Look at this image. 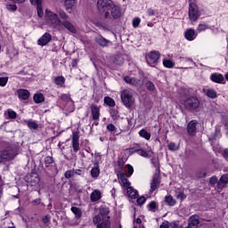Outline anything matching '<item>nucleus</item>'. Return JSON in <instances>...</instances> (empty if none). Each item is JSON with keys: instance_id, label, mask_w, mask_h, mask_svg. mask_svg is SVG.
Returning <instances> with one entry per match:
<instances>
[{"instance_id": "nucleus-1", "label": "nucleus", "mask_w": 228, "mask_h": 228, "mask_svg": "<svg viewBox=\"0 0 228 228\" xmlns=\"http://www.w3.org/2000/svg\"><path fill=\"white\" fill-rule=\"evenodd\" d=\"M45 22L46 26L53 29H60L61 27V20H60L58 14L47 9L45 10Z\"/></svg>"}, {"instance_id": "nucleus-2", "label": "nucleus", "mask_w": 228, "mask_h": 228, "mask_svg": "<svg viewBox=\"0 0 228 228\" xmlns=\"http://www.w3.org/2000/svg\"><path fill=\"white\" fill-rule=\"evenodd\" d=\"M121 101L126 108H131L134 104V96H133V90L125 89L120 94Z\"/></svg>"}, {"instance_id": "nucleus-3", "label": "nucleus", "mask_w": 228, "mask_h": 228, "mask_svg": "<svg viewBox=\"0 0 228 228\" xmlns=\"http://www.w3.org/2000/svg\"><path fill=\"white\" fill-rule=\"evenodd\" d=\"M99 214L93 217L94 224H99L101 220H108L110 219V208L107 207H100Z\"/></svg>"}, {"instance_id": "nucleus-4", "label": "nucleus", "mask_w": 228, "mask_h": 228, "mask_svg": "<svg viewBox=\"0 0 228 228\" xmlns=\"http://www.w3.org/2000/svg\"><path fill=\"white\" fill-rule=\"evenodd\" d=\"M200 11L195 3H190L189 4V20L191 22H197L199 17H200Z\"/></svg>"}, {"instance_id": "nucleus-5", "label": "nucleus", "mask_w": 228, "mask_h": 228, "mask_svg": "<svg viewBox=\"0 0 228 228\" xmlns=\"http://www.w3.org/2000/svg\"><path fill=\"white\" fill-rule=\"evenodd\" d=\"M26 181L30 184V186L37 188L38 190L40 188V176L37 172H32L26 176Z\"/></svg>"}, {"instance_id": "nucleus-6", "label": "nucleus", "mask_w": 228, "mask_h": 228, "mask_svg": "<svg viewBox=\"0 0 228 228\" xmlns=\"http://www.w3.org/2000/svg\"><path fill=\"white\" fill-rule=\"evenodd\" d=\"M15 156H17V154L13 149L8 148L4 150L0 153V163H4V161H12V159H15Z\"/></svg>"}, {"instance_id": "nucleus-7", "label": "nucleus", "mask_w": 228, "mask_h": 228, "mask_svg": "<svg viewBox=\"0 0 228 228\" xmlns=\"http://www.w3.org/2000/svg\"><path fill=\"white\" fill-rule=\"evenodd\" d=\"M181 104H183L186 110H197L200 106V102L195 97H190L187 100L182 101Z\"/></svg>"}, {"instance_id": "nucleus-8", "label": "nucleus", "mask_w": 228, "mask_h": 228, "mask_svg": "<svg viewBox=\"0 0 228 228\" xmlns=\"http://www.w3.org/2000/svg\"><path fill=\"white\" fill-rule=\"evenodd\" d=\"M159 52L152 51L146 55V61L151 67H154L159 61Z\"/></svg>"}, {"instance_id": "nucleus-9", "label": "nucleus", "mask_w": 228, "mask_h": 228, "mask_svg": "<svg viewBox=\"0 0 228 228\" xmlns=\"http://www.w3.org/2000/svg\"><path fill=\"white\" fill-rule=\"evenodd\" d=\"M111 6H113V1L111 0H98L97 8L99 12H110L111 10Z\"/></svg>"}, {"instance_id": "nucleus-10", "label": "nucleus", "mask_w": 228, "mask_h": 228, "mask_svg": "<svg viewBox=\"0 0 228 228\" xmlns=\"http://www.w3.org/2000/svg\"><path fill=\"white\" fill-rule=\"evenodd\" d=\"M106 19L110 18L111 19H118L120 17V8L117 5H115V3H113V6L110 7V9L105 12Z\"/></svg>"}, {"instance_id": "nucleus-11", "label": "nucleus", "mask_w": 228, "mask_h": 228, "mask_svg": "<svg viewBox=\"0 0 228 228\" xmlns=\"http://www.w3.org/2000/svg\"><path fill=\"white\" fill-rule=\"evenodd\" d=\"M119 183L123 188V191L126 190L131 186V182L127 180L126 173H121L118 175Z\"/></svg>"}, {"instance_id": "nucleus-12", "label": "nucleus", "mask_w": 228, "mask_h": 228, "mask_svg": "<svg viewBox=\"0 0 228 228\" xmlns=\"http://www.w3.org/2000/svg\"><path fill=\"white\" fill-rule=\"evenodd\" d=\"M210 79L211 81H213V83H217L219 85H225V77H224V75L220 73H213L210 76Z\"/></svg>"}, {"instance_id": "nucleus-13", "label": "nucleus", "mask_w": 228, "mask_h": 228, "mask_svg": "<svg viewBox=\"0 0 228 228\" xmlns=\"http://www.w3.org/2000/svg\"><path fill=\"white\" fill-rule=\"evenodd\" d=\"M52 39H53V36H51V34L46 32L41 37V38L37 40V44L38 45H42V46L47 45Z\"/></svg>"}, {"instance_id": "nucleus-14", "label": "nucleus", "mask_w": 228, "mask_h": 228, "mask_svg": "<svg viewBox=\"0 0 228 228\" xmlns=\"http://www.w3.org/2000/svg\"><path fill=\"white\" fill-rule=\"evenodd\" d=\"M197 120H191L188 123L187 132L191 136H195V134L197 133Z\"/></svg>"}, {"instance_id": "nucleus-15", "label": "nucleus", "mask_w": 228, "mask_h": 228, "mask_svg": "<svg viewBox=\"0 0 228 228\" xmlns=\"http://www.w3.org/2000/svg\"><path fill=\"white\" fill-rule=\"evenodd\" d=\"M91 115L93 120H99L101 118V108L95 104L91 105Z\"/></svg>"}, {"instance_id": "nucleus-16", "label": "nucleus", "mask_w": 228, "mask_h": 228, "mask_svg": "<svg viewBox=\"0 0 228 228\" xmlns=\"http://www.w3.org/2000/svg\"><path fill=\"white\" fill-rule=\"evenodd\" d=\"M72 147L74 152H77L79 151V134H77V132L72 133Z\"/></svg>"}, {"instance_id": "nucleus-17", "label": "nucleus", "mask_w": 228, "mask_h": 228, "mask_svg": "<svg viewBox=\"0 0 228 228\" xmlns=\"http://www.w3.org/2000/svg\"><path fill=\"white\" fill-rule=\"evenodd\" d=\"M197 32L195 31V29L192 28H188L185 32H184V37L186 38V40H188L189 42H193V40H195L197 38Z\"/></svg>"}, {"instance_id": "nucleus-18", "label": "nucleus", "mask_w": 228, "mask_h": 228, "mask_svg": "<svg viewBox=\"0 0 228 228\" xmlns=\"http://www.w3.org/2000/svg\"><path fill=\"white\" fill-rule=\"evenodd\" d=\"M95 42L100 45L101 47H108L111 42L106 38H104L102 36H98L95 37Z\"/></svg>"}, {"instance_id": "nucleus-19", "label": "nucleus", "mask_w": 228, "mask_h": 228, "mask_svg": "<svg viewBox=\"0 0 228 228\" xmlns=\"http://www.w3.org/2000/svg\"><path fill=\"white\" fill-rule=\"evenodd\" d=\"M97 228H111V221L110 219H102L98 223H94Z\"/></svg>"}, {"instance_id": "nucleus-20", "label": "nucleus", "mask_w": 228, "mask_h": 228, "mask_svg": "<svg viewBox=\"0 0 228 228\" xmlns=\"http://www.w3.org/2000/svg\"><path fill=\"white\" fill-rule=\"evenodd\" d=\"M124 81L127 84V85H131L132 86H140V85H142V81L138 80L134 77H125Z\"/></svg>"}, {"instance_id": "nucleus-21", "label": "nucleus", "mask_w": 228, "mask_h": 228, "mask_svg": "<svg viewBox=\"0 0 228 228\" xmlns=\"http://www.w3.org/2000/svg\"><path fill=\"white\" fill-rule=\"evenodd\" d=\"M228 183V174L223 175L219 181L217 182V188L219 190H222L223 188H225V185Z\"/></svg>"}, {"instance_id": "nucleus-22", "label": "nucleus", "mask_w": 228, "mask_h": 228, "mask_svg": "<svg viewBox=\"0 0 228 228\" xmlns=\"http://www.w3.org/2000/svg\"><path fill=\"white\" fill-rule=\"evenodd\" d=\"M31 4H37L38 17H44V11L42 10V0H30Z\"/></svg>"}, {"instance_id": "nucleus-23", "label": "nucleus", "mask_w": 228, "mask_h": 228, "mask_svg": "<svg viewBox=\"0 0 228 228\" xmlns=\"http://www.w3.org/2000/svg\"><path fill=\"white\" fill-rule=\"evenodd\" d=\"M124 191H126V195L130 199H136L138 197V191L134 190L132 186L127 187Z\"/></svg>"}, {"instance_id": "nucleus-24", "label": "nucleus", "mask_w": 228, "mask_h": 228, "mask_svg": "<svg viewBox=\"0 0 228 228\" xmlns=\"http://www.w3.org/2000/svg\"><path fill=\"white\" fill-rule=\"evenodd\" d=\"M19 99H21V101H27V99H29V91L26 89H20L17 91Z\"/></svg>"}, {"instance_id": "nucleus-25", "label": "nucleus", "mask_w": 228, "mask_h": 228, "mask_svg": "<svg viewBox=\"0 0 228 228\" xmlns=\"http://www.w3.org/2000/svg\"><path fill=\"white\" fill-rule=\"evenodd\" d=\"M102 197V193L99 190H94L90 196L92 202H97L98 200H101Z\"/></svg>"}, {"instance_id": "nucleus-26", "label": "nucleus", "mask_w": 228, "mask_h": 228, "mask_svg": "<svg viewBox=\"0 0 228 228\" xmlns=\"http://www.w3.org/2000/svg\"><path fill=\"white\" fill-rule=\"evenodd\" d=\"M64 4L67 12L70 13L74 8V4H76V0H64Z\"/></svg>"}, {"instance_id": "nucleus-27", "label": "nucleus", "mask_w": 228, "mask_h": 228, "mask_svg": "<svg viewBox=\"0 0 228 228\" xmlns=\"http://www.w3.org/2000/svg\"><path fill=\"white\" fill-rule=\"evenodd\" d=\"M61 26H63L68 31H70V33H76V27L70 23V21H62Z\"/></svg>"}, {"instance_id": "nucleus-28", "label": "nucleus", "mask_w": 228, "mask_h": 228, "mask_svg": "<svg viewBox=\"0 0 228 228\" xmlns=\"http://www.w3.org/2000/svg\"><path fill=\"white\" fill-rule=\"evenodd\" d=\"M158 186H159V178L158 175L153 176L152 181L151 183V191H154L157 190Z\"/></svg>"}, {"instance_id": "nucleus-29", "label": "nucleus", "mask_w": 228, "mask_h": 228, "mask_svg": "<svg viewBox=\"0 0 228 228\" xmlns=\"http://www.w3.org/2000/svg\"><path fill=\"white\" fill-rule=\"evenodd\" d=\"M101 174V169L99 168V164L96 163L94 167L91 169V175L94 179H97V176Z\"/></svg>"}, {"instance_id": "nucleus-30", "label": "nucleus", "mask_w": 228, "mask_h": 228, "mask_svg": "<svg viewBox=\"0 0 228 228\" xmlns=\"http://www.w3.org/2000/svg\"><path fill=\"white\" fill-rule=\"evenodd\" d=\"M25 124L28 126L29 129H38V123L33 119L25 120Z\"/></svg>"}, {"instance_id": "nucleus-31", "label": "nucleus", "mask_w": 228, "mask_h": 228, "mask_svg": "<svg viewBox=\"0 0 228 228\" xmlns=\"http://www.w3.org/2000/svg\"><path fill=\"white\" fill-rule=\"evenodd\" d=\"M6 54L10 60H13V58L19 54V51H17V49L14 47H12L11 49H7Z\"/></svg>"}, {"instance_id": "nucleus-32", "label": "nucleus", "mask_w": 228, "mask_h": 228, "mask_svg": "<svg viewBox=\"0 0 228 228\" xmlns=\"http://www.w3.org/2000/svg\"><path fill=\"white\" fill-rule=\"evenodd\" d=\"M207 97H209V99H216L218 97V94L215 89H208L206 91Z\"/></svg>"}, {"instance_id": "nucleus-33", "label": "nucleus", "mask_w": 228, "mask_h": 228, "mask_svg": "<svg viewBox=\"0 0 228 228\" xmlns=\"http://www.w3.org/2000/svg\"><path fill=\"white\" fill-rule=\"evenodd\" d=\"M4 115L7 118H12V119L17 118V112H15L12 109L7 110V111L4 113Z\"/></svg>"}, {"instance_id": "nucleus-34", "label": "nucleus", "mask_w": 228, "mask_h": 228, "mask_svg": "<svg viewBox=\"0 0 228 228\" xmlns=\"http://www.w3.org/2000/svg\"><path fill=\"white\" fill-rule=\"evenodd\" d=\"M139 136H141V138H144V140H151V133L147 132L145 129L139 131Z\"/></svg>"}, {"instance_id": "nucleus-35", "label": "nucleus", "mask_w": 228, "mask_h": 228, "mask_svg": "<svg viewBox=\"0 0 228 228\" xmlns=\"http://www.w3.org/2000/svg\"><path fill=\"white\" fill-rule=\"evenodd\" d=\"M54 83L58 86H63L65 85V78L63 76H59L54 78Z\"/></svg>"}, {"instance_id": "nucleus-36", "label": "nucleus", "mask_w": 228, "mask_h": 228, "mask_svg": "<svg viewBox=\"0 0 228 228\" xmlns=\"http://www.w3.org/2000/svg\"><path fill=\"white\" fill-rule=\"evenodd\" d=\"M71 211L75 215L76 218H81V216H83V212L79 208L72 207Z\"/></svg>"}, {"instance_id": "nucleus-37", "label": "nucleus", "mask_w": 228, "mask_h": 228, "mask_svg": "<svg viewBox=\"0 0 228 228\" xmlns=\"http://www.w3.org/2000/svg\"><path fill=\"white\" fill-rule=\"evenodd\" d=\"M206 29H209V25L206 23H200L197 27V33H202V31H206Z\"/></svg>"}, {"instance_id": "nucleus-38", "label": "nucleus", "mask_w": 228, "mask_h": 228, "mask_svg": "<svg viewBox=\"0 0 228 228\" xmlns=\"http://www.w3.org/2000/svg\"><path fill=\"white\" fill-rule=\"evenodd\" d=\"M165 202L167 203V206H175V200L172 196H166L165 198Z\"/></svg>"}, {"instance_id": "nucleus-39", "label": "nucleus", "mask_w": 228, "mask_h": 228, "mask_svg": "<svg viewBox=\"0 0 228 228\" xmlns=\"http://www.w3.org/2000/svg\"><path fill=\"white\" fill-rule=\"evenodd\" d=\"M45 99H44V94H36L34 95V102L37 104H40V102H44Z\"/></svg>"}, {"instance_id": "nucleus-40", "label": "nucleus", "mask_w": 228, "mask_h": 228, "mask_svg": "<svg viewBox=\"0 0 228 228\" xmlns=\"http://www.w3.org/2000/svg\"><path fill=\"white\" fill-rule=\"evenodd\" d=\"M104 102L107 104V106H110V108H113V106H115V100H113L110 96H106L104 98Z\"/></svg>"}, {"instance_id": "nucleus-41", "label": "nucleus", "mask_w": 228, "mask_h": 228, "mask_svg": "<svg viewBox=\"0 0 228 228\" xmlns=\"http://www.w3.org/2000/svg\"><path fill=\"white\" fill-rule=\"evenodd\" d=\"M135 152H137V154L139 156H142V158H149V152H151L150 151H145L143 150H135Z\"/></svg>"}, {"instance_id": "nucleus-42", "label": "nucleus", "mask_w": 228, "mask_h": 228, "mask_svg": "<svg viewBox=\"0 0 228 228\" xmlns=\"http://www.w3.org/2000/svg\"><path fill=\"white\" fill-rule=\"evenodd\" d=\"M61 101H63V102H70V101H72V98H70V94H63L61 95Z\"/></svg>"}, {"instance_id": "nucleus-43", "label": "nucleus", "mask_w": 228, "mask_h": 228, "mask_svg": "<svg viewBox=\"0 0 228 228\" xmlns=\"http://www.w3.org/2000/svg\"><path fill=\"white\" fill-rule=\"evenodd\" d=\"M125 170H126V172L128 173L127 177H131V175H133V174L134 172V169L133 168V166H131L129 164L125 167Z\"/></svg>"}, {"instance_id": "nucleus-44", "label": "nucleus", "mask_w": 228, "mask_h": 228, "mask_svg": "<svg viewBox=\"0 0 228 228\" xmlns=\"http://www.w3.org/2000/svg\"><path fill=\"white\" fill-rule=\"evenodd\" d=\"M163 65L167 69H174V62L170 60H164L163 61Z\"/></svg>"}, {"instance_id": "nucleus-45", "label": "nucleus", "mask_w": 228, "mask_h": 228, "mask_svg": "<svg viewBox=\"0 0 228 228\" xmlns=\"http://www.w3.org/2000/svg\"><path fill=\"white\" fill-rule=\"evenodd\" d=\"M53 163H54V159H53V157H45V165H46V167H49V165H53Z\"/></svg>"}, {"instance_id": "nucleus-46", "label": "nucleus", "mask_w": 228, "mask_h": 228, "mask_svg": "<svg viewBox=\"0 0 228 228\" xmlns=\"http://www.w3.org/2000/svg\"><path fill=\"white\" fill-rule=\"evenodd\" d=\"M8 85V77H0V86L4 87Z\"/></svg>"}, {"instance_id": "nucleus-47", "label": "nucleus", "mask_w": 228, "mask_h": 228, "mask_svg": "<svg viewBox=\"0 0 228 228\" xmlns=\"http://www.w3.org/2000/svg\"><path fill=\"white\" fill-rule=\"evenodd\" d=\"M167 147L169 151H179V146L175 142H170Z\"/></svg>"}, {"instance_id": "nucleus-48", "label": "nucleus", "mask_w": 228, "mask_h": 228, "mask_svg": "<svg viewBox=\"0 0 228 228\" xmlns=\"http://www.w3.org/2000/svg\"><path fill=\"white\" fill-rule=\"evenodd\" d=\"M146 88L150 90V92H154V90L156 89V86L152 84V82H147Z\"/></svg>"}, {"instance_id": "nucleus-49", "label": "nucleus", "mask_w": 228, "mask_h": 228, "mask_svg": "<svg viewBox=\"0 0 228 228\" xmlns=\"http://www.w3.org/2000/svg\"><path fill=\"white\" fill-rule=\"evenodd\" d=\"M64 175L66 179H70V177H74V170L66 171Z\"/></svg>"}, {"instance_id": "nucleus-50", "label": "nucleus", "mask_w": 228, "mask_h": 228, "mask_svg": "<svg viewBox=\"0 0 228 228\" xmlns=\"http://www.w3.org/2000/svg\"><path fill=\"white\" fill-rule=\"evenodd\" d=\"M148 208H150V211H155L156 208H158V205L156 204L155 201H151L149 205Z\"/></svg>"}, {"instance_id": "nucleus-51", "label": "nucleus", "mask_w": 228, "mask_h": 228, "mask_svg": "<svg viewBox=\"0 0 228 228\" xmlns=\"http://www.w3.org/2000/svg\"><path fill=\"white\" fill-rule=\"evenodd\" d=\"M142 22V20L140 18H134L133 20V26L134 28H138V26H140V23Z\"/></svg>"}, {"instance_id": "nucleus-52", "label": "nucleus", "mask_w": 228, "mask_h": 228, "mask_svg": "<svg viewBox=\"0 0 228 228\" xmlns=\"http://www.w3.org/2000/svg\"><path fill=\"white\" fill-rule=\"evenodd\" d=\"M59 15H60L61 19H63L64 20L69 19V15H67V12L64 11H60Z\"/></svg>"}, {"instance_id": "nucleus-53", "label": "nucleus", "mask_w": 228, "mask_h": 228, "mask_svg": "<svg viewBox=\"0 0 228 228\" xmlns=\"http://www.w3.org/2000/svg\"><path fill=\"white\" fill-rule=\"evenodd\" d=\"M210 184L215 186V184H218V178L216 176H212L209 181Z\"/></svg>"}, {"instance_id": "nucleus-54", "label": "nucleus", "mask_w": 228, "mask_h": 228, "mask_svg": "<svg viewBox=\"0 0 228 228\" xmlns=\"http://www.w3.org/2000/svg\"><path fill=\"white\" fill-rule=\"evenodd\" d=\"M145 197H140L137 199V204L138 206H143L145 204Z\"/></svg>"}, {"instance_id": "nucleus-55", "label": "nucleus", "mask_w": 228, "mask_h": 228, "mask_svg": "<svg viewBox=\"0 0 228 228\" xmlns=\"http://www.w3.org/2000/svg\"><path fill=\"white\" fill-rule=\"evenodd\" d=\"M151 163L153 167L156 168V170H159V161H158V159H152Z\"/></svg>"}, {"instance_id": "nucleus-56", "label": "nucleus", "mask_w": 228, "mask_h": 228, "mask_svg": "<svg viewBox=\"0 0 228 228\" xmlns=\"http://www.w3.org/2000/svg\"><path fill=\"white\" fill-rule=\"evenodd\" d=\"M74 175H85V171L82 169L73 170Z\"/></svg>"}, {"instance_id": "nucleus-57", "label": "nucleus", "mask_w": 228, "mask_h": 228, "mask_svg": "<svg viewBox=\"0 0 228 228\" xmlns=\"http://www.w3.org/2000/svg\"><path fill=\"white\" fill-rule=\"evenodd\" d=\"M134 225H137L138 228H145V227L143 226V224H142V219H140V218H137V219L135 220V224H134Z\"/></svg>"}, {"instance_id": "nucleus-58", "label": "nucleus", "mask_w": 228, "mask_h": 228, "mask_svg": "<svg viewBox=\"0 0 228 228\" xmlns=\"http://www.w3.org/2000/svg\"><path fill=\"white\" fill-rule=\"evenodd\" d=\"M7 10H10V12H15L17 10V5L9 4V5H7Z\"/></svg>"}, {"instance_id": "nucleus-59", "label": "nucleus", "mask_w": 228, "mask_h": 228, "mask_svg": "<svg viewBox=\"0 0 228 228\" xmlns=\"http://www.w3.org/2000/svg\"><path fill=\"white\" fill-rule=\"evenodd\" d=\"M107 129H108L109 131H110L111 133H113V131H115V129H117V127H115V125H113V124H109V125L107 126Z\"/></svg>"}, {"instance_id": "nucleus-60", "label": "nucleus", "mask_w": 228, "mask_h": 228, "mask_svg": "<svg viewBox=\"0 0 228 228\" xmlns=\"http://www.w3.org/2000/svg\"><path fill=\"white\" fill-rule=\"evenodd\" d=\"M147 13L150 17L156 15V12L154 11V9H148Z\"/></svg>"}, {"instance_id": "nucleus-61", "label": "nucleus", "mask_w": 228, "mask_h": 228, "mask_svg": "<svg viewBox=\"0 0 228 228\" xmlns=\"http://www.w3.org/2000/svg\"><path fill=\"white\" fill-rule=\"evenodd\" d=\"M181 61H190L191 63H193V60L188 58V57H180Z\"/></svg>"}, {"instance_id": "nucleus-62", "label": "nucleus", "mask_w": 228, "mask_h": 228, "mask_svg": "<svg viewBox=\"0 0 228 228\" xmlns=\"http://www.w3.org/2000/svg\"><path fill=\"white\" fill-rule=\"evenodd\" d=\"M94 158H95L94 163H97L99 165V162L101 161V154L96 153L94 155Z\"/></svg>"}, {"instance_id": "nucleus-63", "label": "nucleus", "mask_w": 228, "mask_h": 228, "mask_svg": "<svg viewBox=\"0 0 228 228\" xmlns=\"http://www.w3.org/2000/svg\"><path fill=\"white\" fill-rule=\"evenodd\" d=\"M223 156H224V158H225V159H228V150H224L223 151Z\"/></svg>"}, {"instance_id": "nucleus-64", "label": "nucleus", "mask_w": 228, "mask_h": 228, "mask_svg": "<svg viewBox=\"0 0 228 228\" xmlns=\"http://www.w3.org/2000/svg\"><path fill=\"white\" fill-rule=\"evenodd\" d=\"M159 228H168V223H162Z\"/></svg>"}]
</instances>
